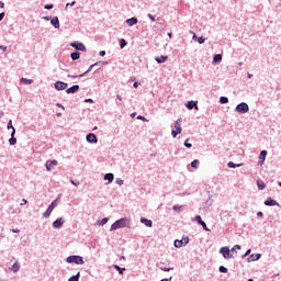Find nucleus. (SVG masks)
<instances>
[{"label":"nucleus","instance_id":"f257e3e1","mask_svg":"<svg viewBox=\"0 0 281 281\" xmlns=\"http://www.w3.org/2000/svg\"><path fill=\"white\" fill-rule=\"evenodd\" d=\"M126 223H128V220L126 218H121L119 221H116L115 223H113L111 225V232H115V229H122L126 226Z\"/></svg>","mask_w":281,"mask_h":281},{"label":"nucleus","instance_id":"f03ea898","mask_svg":"<svg viewBox=\"0 0 281 281\" xmlns=\"http://www.w3.org/2000/svg\"><path fill=\"white\" fill-rule=\"evenodd\" d=\"M67 262H75V265H85V259L80 256H69L67 258Z\"/></svg>","mask_w":281,"mask_h":281},{"label":"nucleus","instance_id":"7ed1b4c3","mask_svg":"<svg viewBox=\"0 0 281 281\" xmlns=\"http://www.w3.org/2000/svg\"><path fill=\"white\" fill-rule=\"evenodd\" d=\"M56 205H58V200H55L49 204L48 209L44 213V218H49V216H52V212H54V207H56Z\"/></svg>","mask_w":281,"mask_h":281},{"label":"nucleus","instance_id":"20e7f679","mask_svg":"<svg viewBox=\"0 0 281 281\" xmlns=\"http://www.w3.org/2000/svg\"><path fill=\"white\" fill-rule=\"evenodd\" d=\"M235 111L237 113H247L249 111V105L245 102H241L236 106Z\"/></svg>","mask_w":281,"mask_h":281},{"label":"nucleus","instance_id":"39448f33","mask_svg":"<svg viewBox=\"0 0 281 281\" xmlns=\"http://www.w3.org/2000/svg\"><path fill=\"white\" fill-rule=\"evenodd\" d=\"M220 251L226 259L234 258V254L231 252L229 247H222Z\"/></svg>","mask_w":281,"mask_h":281},{"label":"nucleus","instance_id":"423d86ee","mask_svg":"<svg viewBox=\"0 0 281 281\" xmlns=\"http://www.w3.org/2000/svg\"><path fill=\"white\" fill-rule=\"evenodd\" d=\"M56 166H58V160H47L46 161L47 172H52V170H54V168H56Z\"/></svg>","mask_w":281,"mask_h":281},{"label":"nucleus","instance_id":"0eeeda50","mask_svg":"<svg viewBox=\"0 0 281 281\" xmlns=\"http://www.w3.org/2000/svg\"><path fill=\"white\" fill-rule=\"evenodd\" d=\"M71 47H74L75 49H77L78 52H87V47L85 46V44L79 43V42H72Z\"/></svg>","mask_w":281,"mask_h":281},{"label":"nucleus","instance_id":"6e6552de","mask_svg":"<svg viewBox=\"0 0 281 281\" xmlns=\"http://www.w3.org/2000/svg\"><path fill=\"white\" fill-rule=\"evenodd\" d=\"M68 85L66 82L63 81H56L55 82V89L57 91H65V89H67Z\"/></svg>","mask_w":281,"mask_h":281},{"label":"nucleus","instance_id":"1a4fd4ad","mask_svg":"<svg viewBox=\"0 0 281 281\" xmlns=\"http://www.w3.org/2000/svg\"><path fill=\"white\" fill-rule=\"evenodd\" d=\"M86 139L89 144H98V137L93 133L88 134Z\"/></svg>","mask_w":281,"mask_h":281},{"label":"nucleus","instance_id":"9d476101","mask_svg":"<svg viewBox=\"0 0 281 281\" xmlns=\"http://www.w3.org/2000/svg\"><path fill=\"white\" fill-rule=\"evenodd\" d=\"M195 221H196V223H199V225H201V226L203 227V229H204L205 232H210V228H207V224H205V223L203 222V220L201 218V215H196V216H195Z\"/></svg>","mask_w":281,"mask_h":281},{"label":"nucleus","instance_id":"9b49d317","mask_svg":"<svg viewBox=\"0 0 281 281\" xmlns=\"http://www.w3.org/2000/svg\"><path fill=\"white\" fill-rule=\"evenodd\" d=\"M63 223H65V221H63V217H59L53 223V227H55V229H58L63 227Z\"/></svg>","mask_w":281,"mask_h":281},{"label":"nucleus","instance_id":"f8f14e48","mask_svg":"<svg viewBox=\"0 0 281 281\" xmlns=\"http://www.w3.org/2000/svg\"><path fill=\"white\" fill-rule=\"evenodd\" d=\"M265 159H267V150H262L259 155V166L265 164Z\"/></svg>","mask_w":281,"mask_h":281},{"label":"nucleus","instance_id":"ddd939ff","mask_svg":"<svg viewBox=\"0 0 281 281\" xmlns=\"http://www.w3.org/2000/svg\"><path fill=\"white\" fill-rule=\"evenodd\" d=\"M187 109H189L190 111H192V109H196V111H199V105H196V102L194 101H189L187 104H186Z\"/></svg>","mask_w":281,"mask_h":281},{"label":"nucleus","instance_id":"4468645a","mask_svg":"<svg viewBox=\"0 0 281 281\" xmlns=\"http://www.w3.org/2000/svg\"><path fill=\"white\" fill-rule=\"evenodd\" d=\"M15 134H16V130L13 128V131L11 133V138L9 139L10 146H14V144H16V138L14 137Z\"/></svg>","mask_w":281,"mask_h":281},{"label":"nucleus","instance_id":"2eb2a0df","mask_svg":"<svg viewBox=\"0 0 281 281\" xmlns=\"http://www.w3.org/2000/svg\"><path fill=\"white\" fill-rule=\"evenodd\" d=\"M260 254H252L248 258V262H256V260H260Z\"/></svg>","mask_w":281,"mask_h":281},{"label":"nucleus","instance_id":"dca6fc26","mask_svg":"<svg viewBox=\"0 0 281 281\" xmlns=\"http://www.w3.org/2000/svg\"><path fill=\"white\" fill-rule=\"evenodd\" d=\"M80 90V86L75 85L66 90V93H76V91Z\"/></svg>","mask_w":281,"mask_h":281},{"label":"nucleus","instance_id":"f3484780","mask_svg":"<svg viewBox=\"0 0 281 281\" xmlns=\"http://www.w3.org/2000/svg\"><path fill=\"white\" fill-rule=\"evenodd\" d=\"M50 23L53 26L56 27V30H58V27H60V21L58 20V16H55L50 20Z\"/></svg>","mask_w":281,"mask_h":281},{"label":"nucleus","instance_id":"a211bd4d","mask_svg":"<svg viewBox=\"0 0 281 281\" xmlns=\"http://www.w3.org/2000/svg\"><path fill=\"white\" fill-rule=\"evenodd\" d=\"M126 24H127L130 27H133V25H137V18L127 19V20H126Z\"/></svg>","mask_w":281,"mask_h":281},{"label":"nucleus","instance_id":"6ab92c4d","mask_svg":"<svg viewBox=\"0 0 281 281\" xmlns=\"http://www.w3.org/2000/svg\"><path fill=\"white\" fill-rule=\"evenodd\" d=\"M140 223H143L146 227H153V221L147 220L145 217L140 218Z\"/></svg>","mask_w":281,"mask_h":281},{"label":"nucleus","instance_id":"aec40b11","mask_svg":"<svg viewBox=\"0 0 281 281\" xmlns=\"http://www.w3.org/2000/svg\"><path fill=\"white\" fill-rule=\"evenodd\" d=\"M175 131L181 133V119H178L175 123Z\"/></svg>","mask_w":281,"mask_h":281},{"label":"nucleus","instance_id":"412c9836","mask_svg":"<svg viewBox=\"0 0 281 281\" xmlns=\"http://www.w3.org/2000/svg\"><path fill=\"white\" fill-rule=\"evenodd\" d=\"M265 205H269V206H273V205H278V202L271 198H269L266 202Z\"/></svg>","mask_w":281,"mask_h":281},{"label":"nucleus","instance_id":"4be33fe9","mask_svg":"<svg viewBox=\"0 0 281 281\" xmlns=\"http://www.w3.org/2000/svg\"><path fill=\"white\" fill-rule=\"evenodd\" d=\"M113 179H114L113 173H106V175L104 176V180H105V181H109V183H113Z\"/></svg>","mask_w":281,"mask_h":281},{"label":"nucleus","instance_id":"5701e85b","mask_svg":"<svg viewBox=\"0 0 281 281\" xmlns=\"http://www.w3.org/2000/svg\"><path fill=\"white\" fill-rule=\"evenodd\" d=\"M155 60L158 61L159 64L166 63V60H168V56L161 55L160 57H156Z\"/></svg>","mask_w":281,"mask_h":281},{"label":"nucleus","instance_id":"b1692460","mask_svg":"<svg viewBox=\"0 0 281 281\" xmlns=\"http://www.w3.org/2000/svg\"><path fill=\"white\" fill-rule=\"evenodd\" d=\"M20 82L22 85H32V82H34V80L32 79H26V78H21Z\"/></svg>","mask_w":281,"mask_h":281},{"label":"nucleus","instance_id":"393cba45","mask_svg":"<svg viewBox=\"0 0 281 281\" xmlns=\"http://www.w3.org/2000/svg\"><path fill=\"white\" fill-rule=\"evenodd\" d=\"M175 247L177 248H181L183 247V240L182 239H176L175 243H173Z\"/></svg>","mask_w":281,"mask_h":281},{"label":"nucleus","instance_id":"a878e982","mask_svg":"<svg viewBox=\"0 0 281 281\" xmlns=\"http://www.w3.org/2000/svg\"><path fill=\"white\" fill-rule=\"evenodd\" d=\"M257 186H258L259 190H265V188H266V184L262 180H257Z\"/></svg>","mask_w":281,"mask_h":281},{"label":"nucleus","instance_id":"bb28decb","mask_svg":"<svg viewBox=\"0 0 281 281\" xmlns=\"http://www.w3.org/2000/svg\"><path fill=\"white\" fill-rule=\"evenodd\" d=\"M114 269H116V271H119V273L122 276L124 273V271H126V268H121L117 265H114Z\"/></svg>","mask_w":281,"mask_h":281},{"label":"nucleus","instance_id":"cd10ccee","mask_svg":"<svg viewBox=\"0 0 281 281\" xmlns=\"http://www.w3.org/2000/svg\"><path fill=\"white\" fill-rule=\"evenodd\" d=\"M221 60H223V56L221 54L215 55L213 58L214 63H221Z\"/></svg>","mask_w":281,"mask_h":281},{"label":"nucleus","instance_id":"c85d7f7f","mask_svg":"<svg viewBox=\"0 0 281 281\" xmlns=\"http://www.w3.org/2000/svg\"><path fill=\"white\" fill-rule=\"evenodd\" d=\"M78 280H80V272H78L76 276L70 277L68 281H78Z\"/></svg>","mask_w":281,"mask_h":281},{"label":"nucleus","instance_id":"c756f323","mask_svg":"<svg viewBox=\"0 0 281 281\" xmlns=\"http://www.w3.org/2000/svg\"><path fill=\"white\" fill-rule=\"evenodd\" d=\"M125 45H128V43L126 42V40L121 38V40H120V47H121V49H124V46H125Z\"/></svg>","mask_w":281,"mask_h":281},{"label":"nucleus","instance_id":"7c9ffc66","mask_svg":"<svg viewBox=\"0 0 281 281\" xmlns=\"http://www.w3.org/2000/svg\"><path fill=\"white\" fill-rule=\"evenodd\" d=\"M70 56L72 60H78V58H80V53H71Z\"/></svg>","mask_w":281,"mask_h":281},{"label":"nucleus","instance_id":"2f4dec72","mask_svg":"<svg viewBox=\"0 0 281 281\" xmlns=\"http://www.w3.org/2000/svg\"><path fill=\"white\" fill-rule=\"evenodd\" d=\"M220 102L221 104H227V102H229V99H227V97H221Z\"/></svg>","mask_w":281,"mask_h":281},{"label":"nucleus","instance_id":"473e14b6","mask_svg":"<svg viewBox=\"0 0 281 281\" xmlns=\"http://www.w3.org/2000/svg\"><path fill=\"white\" fill-rule=\"evenodd\" d=\"M240 166H243V164L236 165L232 161L228 162V168H240Z\"/></svg>","mask_w":281,"mask_h":281},{"label":"nucleus","instance_id":"72a5a7b5","mask_svg":"<svg viewBox=\"0 0 281 281\" xmlns=\"http://www.w3.org/2000/svg\"><path fill=\"white\" fill-rule=\"evenodd\" d=\"M199 164H200V161L198 159H195L191 162V167L196 169V168H199Z\"/></svg>","mask_w":281,"mask_h":281},{"label":"nucleus","instance_id":"f704fd0d","mask_svg":"<svg viewBox=\"0 0 281 281\" xmlns=\"http://www.w3.org/2000/svg\"><path fill=\"white\" fill-rule=\"evenodd\" d=\"M182 207H183V206H180V205H173V206H172V210H173L175 212H181Z\"/></svg>","mask_w":281,"mask_h":281},{"label":"nucleus","instance_id":"c9c22d12","mask_svg":"<svg viewBox=\"0 0 281 281\" xmlns=\"http://www.w3.org/2000/svg\"><path fill=\"white\" fill-rule=\"evenodd\" d=\"M188 142H190V138H187L186 142H184L186 148H192V144H190Z\"/></svg>","mask_w":281,"mask_h":281},{"label":"nucleus","instance_id":"e433bc0d","mask_svg":"<svg viewBox=\"0 0 281 281\" xmlns=\"http://www.w3.org/2000/svg\"><path fill=\"white\" fill-rule=\"evenodd\" d=\"M93 67H95V65H91L89 67V69L87 71H85V74L80 75L79 78H82V76H85L86 74H89V71H91V69H93Z\"/></svg>","mask_w":281,"mask_h":281},{"label":"nucleus","instance_id":"4c0bfd02","mask_svg":"<svg viewBox=\"0 0 281 281\" xmlns=\"http://www.w3.org/2000/svg\"><path fill=\"white\" fill-rule=\"evenodd\" d=\"M198 43H199L200 45H203V43H205V37H203V36L199 37V38H198Z\"/></svg>","mask_w":281,"mask_h":281},{"label":"nucleus","instance_id":"58836bf2","mask_svg":"<svg viewBox=\"0 0 281 281\" xmlns=\"http://www.w3.org/2000/svg\"><path fill=\"white\" fill-rule=\"evenodd\" d=\"M181 240H182L183 245H188L190 243L189 237H183Z\"/></svg>","mask_w":281,"mask_h":281},{"label":"nucleus","instance_id":"ea45409f","mask_svg":"<svg viewBox=\"0 0 281 281\" xmlns=\"http://www.w3.org/2000/svg\"><path fill=\"white\" fill-rule=\"evenodd\" d=\"M173 269H175V268H167V267H161V268H160L161 271H166V272L172 271Z\"/></svg>","mask_w":281,"mask_h":281},{"label":"nucleus","instance_id":"a19ab883","mask_svg":"<svg viewBox=\"0 0 281 281\" xmlns=\"http://www.w3.org/2000/svg\"><path fill=\"white\" fill-rule=\"evenodd\" d=\"M220 271L221 273H227V268H225L224 266H221Z\"/></svg>","mask_w":281,"mask_h":281},{"label":"nucleus","instance_id":"79ce46f5","mask_svg":"<svg viewBox=\"0 0 281 281\" xmlns=\"http://www.w3.org/2000/svg\"><path fill=\"white\" fill-rule=\"evenodd\" d=\"M7 128H12V131H14V126L12 125V120L9 121Z\"/></svg>","mask_w":281,"mask_h":281},{"label":"nucleus","instance_id":"37998d69","mask_svg":"<svg viewBox=\"0 0 281 281\" xmlns=\"http://www.w3.org/2000/svg\"><path fill=\"white\" fill-rule=\"evenodd\" d=\"M171 135L175 138V137H177V135H181V133H178L176 130H172Z\"/></svg>","mask_w":281,"mask_h":281},{"label":"nucleus","instance_id":"c03bdc74","mask_svg":"<svg viewBox=\"0 0 281 281\" xmlns=\"http://www.w3.org/2000/svg\"><path fill=\"white\" fill-rule=\"evenodd\" d=\"M116 183H117V186H124V180L117 178Z\"/></svg>","mask_w":281,"mask_h":281},{"label":"nucleus","instance_id":"a18cd8bd","mask_svg":"<svg viewBox=\"0 0 281 281\" xmlns=\"http://www.w3.org/2000/svg\"><path fill=\"white\" fill-rule=\"evenodd\" d=\"M106 223H109V218L104 217V218L101 221L100 225H106Z\"/></svg>","mask_w":281,"mask_h":281},{"label":"nucleus","instance_id":"49530a36","mask_svg":"<svg viewBox=\"0 0 281 281\" xmlns=\"http://www.w3.org/2000/svg\"><path fill=\"white\" fill-rule=\"evenodd\" d=\"M137 120H142V122H148V120H146V117L143 115H138Z\"/></svg>","mask_w":281,"mask_h":281},{"label":"nucleus","instance_id":"de8ad7c7","mask_svg":"<svg viewBox=\"0 0 281 281\" xmlns=\"http://www.w3.org/2000/svg\"><path fill=\"white\" fill-rule=\"evenodd\" d=\"M12 269H13L14 272L19 271V265L14 263V265L12 266Z\"/></svg>","mask_w":281,"mask_h":281},{"label":"nucleus","instance_id":"09e8293b","mask_svg":"<svg viewBox=\"0 0 281 281\" xmlns=\"http://www.w3.org/2000/svg\"><path fill=\"white\" fill-rule=\"evenodd\" d=\"M44 8L45 10H52L54 8V4H46Z\"/></svg>","mask_w":281,"mask_h":281},{"label":"nucleus","instance_id":"8fccbe9b","mask_svg":"<svg viewBox=\"0 0 281 281\" xmlns=\"http://www.w3.org/2000/svg\"><path fill=\"white\" fill-rule=\"evenodd\" d=\"M72 183V186H76V188H78V186H80V182H76L74 180L70 181Z\"/></svg>","mask_w":281,"mask_h":281},{"label":"nucleus","instance_id":"3c124183","mask_svg":"<svg viewBox=\"0 0 281 281\" xmlns=\"http://www.w3.org/2000/svg\"><path fill=\"white\" fill-rule=\"evenodd\" d=\"M231 254H233V257L236 256V254H237V252H236V249H235V248H232V249H231Z\"/></svg>","mask_w":281,"mask_h":281},{"label":"nucleus","instance_id":"603ef678","mask_svg":"<svg viewBox=\"0 0 281 281\" xmlns=\"http://www.w3.org/2000/svg\"><path fill=\"white\" fill-rule=\"evenodd\" d=\"M0 49H2V52H7L8 46H3V45H1V46H0Z\"/></svg>","mask_w":281,"mask_h":281},{"label":"nucleus","instance_id":"864d4df0","mask_svg":"<svg viewBox=\"0 0 281 281\" xmlns=\"http://www.w3.org/2000/svg\"><path fill=\"white\" fill-rule=\"evenodd\" d=\"M99 56H106V52L101 50V52L99 53Z\"/></svg>","mask_w":281,"mask_h":281},{"label":"nucleus","instance_id":"5fc2aeb1","mask_svg":"<svg viewBox=\"0 0 281 281\" xmlns=\"http://www.w3.org/2000/svg\"><path fill=\"white\" fill-rule=\"evenodd\" d=\"M5 16V13L4 12H2V13H0V21H3V18Z\"/></svg>","mask_w":281,"mask_h":281},{"label":"nucleus","instance_id":"6e6d98bb","mask_svg":"<svg viewBox=\"0 0 281 281\" xmlns=\"http://www.w3.org/2000/svg\"><path fill=\"white\" fill-rule=\"evenodd\" d=\"M69 5H76V1H72L71 3H67L66 8H69Z\"/></svg>","mask_w":281,"mask_h":281},{"label":"nucleus","instance_id":"4d7b16f0","mask_svg":"<svg viewBox=\"0 0 281 281\" xmlns=\"http://www.w3.org/2000/svg\"><path fill=\"white\" fill-rule=\"evenodd\" d=\"M148 18L150 19V21H155V16H153V14H148Z\"/></svg>","mask_w":281,"mask_h":281},{"label":"nucleus","instance_id":"13d9d810","mask_svg":"<svg viewBox=\"0 0 281 281\" xmlns=\"http://www.w3.org/2000/svg\"><path fill=\"white\" fill-rule=\"evenodd\" d=\"M249 254H251V249H248L244 256H249Z\"/></svg>","mask_w":281,"mask_h":281},{"label":"nucleus","instance_id":"bf43d9fd","mask_svg":"<svg viewBox=\"0 0 281 281\" xmlns=\"http://www.w3.org/2000/svg\"><path fill=\"white\" fill-rule=\"evenodd\" d=\"M27 203V200L23 199L21 205H25Z\"/></svg>","mask_w":281,"mask_h":281},{"label":"nucleus","instance_id":"052dcab7","mask_svg":"<svg viewBox=\"0 0 281 281\" xmlns=\"http://www.w3.org/2000/svg\"><path fill=\"white\" fill-rule=\"evenodd\" d=\"M133 87H134L135 89H137V87H139V83H138V82H134Z\"/></svg>","mask_w":281,"mask_h":281},{"label":"nucleus","instance_id":"680f3d73","mask_svg":"<svg viewBox=\"0 0 281 281\" xmlns=\"http://www.w3.org/2000/svg\"><path fill=\"white\" fill-rule=\"evenodd\" d=\"M233 248L240 250V245H235Z\"/></svg>","mask_w":281,"mask_h":281},{"label":"nucleus","instance_id":"e2e57ef3","mask_svg":"<svg viewBox=\"0 0 281 281\" xmlns=\"http://www.w3.org/2000/svg\"><path fill=\"white\" fill-rule=\"evenodd\" d=\"M0 8L3 9L5 8V4L3 2L0 1Z\"/></svg>","mask_w":281,"mask_h":281},{"label":"nucleus","instance_id":"0e129e2a","mask_svg":"<svg viewBox=\"0 0 281 281\" xmlns=\"http://www.w3.org/2000/svg\"><path fill=\"white\" fill-rule=\"evenodd\" d=\"M198 40H199V37H196V34L193 33V41H198Z\"/></svg>","mask_w":281,"mask_h":281},{"label":"nucleus","instance_id":"69168bd1","mask_svg":"<svg viewBox=\"0 0 281 281\" xmlns=\"http://www.w3.org/2000/svg\"><path fill=\"white\" fill-rule=\"evenodd\" d=\"M86 102H91V103H93V99H86Z\"/></svg>","mask_w":281,"mask_h":281},{"label":"nucleus","instance_id":"338daca9","mask_svg":"<svg viewBox=\"0 0 281 281\" xmlns=\"http://www.w3.org/2000/svg\"><path fill=\"white\" fill-rule=\"evenodd\" d=\"M257 216H263V213L262 212H258Z\"/></svg>","mask_w":281,"mask_h":281},{"label":"nucleus","instance_id":"774afa93","mask_svg":"<svg viewBox=\"0 0 281 281\" xmlns=\"http://www.w3.org/2000/svg\"><path fill=\"white\" fill-rule=\"evenodd\" d=\"M117 100H120V102H122V97L119 94L116 95Z\"/></svg>","mask_w":281,"mask_h":281}]
</instances>
